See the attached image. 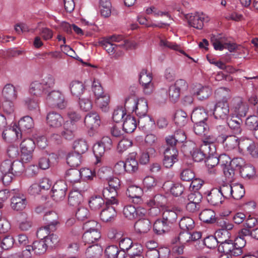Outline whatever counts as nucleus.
<instances>
[{"label": "nucleus", "instance_id": "1", "mask_svg": "<svg viewBox=\"0 0 258 258\" xmlns=\"http://www.w3.org/2000/svg\"><path fill=\"white\" fill-rule=\"evenodd\" d=\"M215 95L218 100L215 105L213 115L216 119H226L229 113L228 101L231 97L230 91L224 87L219 88L216 90Z\"/></svg>", "mask_w": 258, "mask_h": 258}, {"label": "nucleus", "instance_id": "2", "mask_svg": "<svg viewBox=\"0 0 258 258\" xmlns=\"http://www.w3.org/2000/svg\"><path fill=\"white\" fill-rule=\"evenodd\" d=\"M55 80L51 75H47L41 80L32 82L29 88L31 94L37 97L48 93L54 86Z\"/></svg>", "mask_w": 258, "mask_h": 258}, {"label": "nucleus", "instance_id": "3", "mask_svg": "<svg viewBox=\"0 0 258 258\" xmlns=\"http://www.w3.org/2000/svg\"><path fill=\"white\" fill-rule=\"evenodd\" d=\"M124 108L128 111L135 112L138 116L145 115L148 110L147 100L143 98L137 99L134 95L125 98Z\"/></svg>", "mask_w": 258, "mask_h": 258}, {"label": "nucleus", "instance_id": "4", "mask_svg": "<svg viewBox=\"0 0 258 258\" xmlns=\"http://www.w3.org/2000/svg\"><path fill=\"white\" fill-rule=\"evenodd\" d=\"M99 46L109 48L124 46L125 48H133L137 47V44L133 41H128L123 35L114 34L111 36L103 38L99 42Z\"/></svg>", "mask_w": 258, "mask_h": 258}, {"label": "nucleus", "instance_id": "5", "mask_svg": "<svg viewBox=\"0 0 258 258\" xmlns=\"http://www.w3.org/2000/svg\"><path fill=\"white\" fill-rule=\"evenodd\" d=\"M47 93L46 100L48 106L52 108H58L60 109L66 108L67 102L61 92L53 90Z\"/></svg>", "mask_w": 258, "mask_h": 258}, {"label": "nucleus", "instance_id": "6", "mask_svg": "<svg viewBox=\"0 0 258 258\" xmlns=\"http://www.w3.org/2000/svg\"><path fill=\"white\" fill-rule=\"evenodd\" d=\"M108 186L104 188L102 191V195L106 199H110V202L113 203H118L115 199L117 195V190L120 187V180L117 177H112L108 181Z\"/></svg>", "mask_w": 258, "mask_h": 258}, {"label": "nucleus", "instance_id": "7", "mask_svg": "<svg viewBox=\"0 0 258 258\" xmlns=\"http://www.w3.org/2000/svg\"><path fill=\"white\" fill-rule=\"evenodd\" d=\"M211 41L214 48H236L237 47L235 43L222 34H212Z\"/></svg>", "mask_w": 258, "mask_h": 258}, {"label": "nucleus", "instance_id": "8", "mask_svg": "<svg viewBox=\"0 0 258 258\" xmlns=\"http://www.w3.org/2000/svg\"><path fill=\"white\" fill-rule=\"evenodd\" d=\"M248 109V105L241 97H237L232 99L231 102V110L236 116L245 117Z\"/></svg>", "mask_w": 258, "mask_h": 258}, {"label": "nucleus", "instance_id": "9", "mask_svg": "<svg viewBox=\"0 0 258 258\" xmlns=\"http://www.w3.org/2000/svg\"><path fill=\"white\" fill-rule=\"evenodd\" d=\"M239 150L241 153L246 152L253 158L258 157V144L248 138L240 140Z\"/></svg>", "mask_w": 258, "mask_h": 258}, {"label": "nucleus", "instance_id": "10", "mask_svg": "<svg viewBox=\"0 0 258 258\" xmlns=\"http://www.w3.org/2000/svg\"><path fill=\"white\" fill-rule=\"evenodd\" d=\"M218 247V251L222 253L220 258H232V256H238V254L234 253L235 251L234 244L231 239H226L224 241H219Z\"/></svg>", "mask_w": 258, "mask_h": 258}, {"label": "nucleus", "instance_id": "11", "mask_svg": "<svg viewBox=\"0 0 258 258\" xmlns=\"http://www.w3.org/2000/svg\"><path fill=\"white\" fill-rule=\"evenodd\" d=\"M152 74L146 69H143L140 73L139 81L142 84L145 94L149 95L154 90Z\"/></svg>", "mask_w": 258, "mask_h": 258}, {"label": "nucleus", "instance_id": "12", "mask_svg": "<svg viewBox=\"0 0 258 258\" xmlns=\"http://www.w3.org/2000/svg\"><path fill=\"white\" fill-rule=\"evenodd\" d=\"M186 18L190 26L198 29H202L204 26V23L209 21L208 17L199 12L187 14Z\"/></svg>", "mask_w": 258, "mask_h": 258}, {"label": "nucleus", "instance_id": "13", "mask_svg": "<svg viewBox=\"0 0 258 258\" xmlns=\"http://www.w3.org/2000/svg\"><path fill=\"white\" fill-rule=\"evenodd\" d=\"M117 204L110 202V199H106V206L102 209L100 213V219L103 221L107 222L114 219L117 212L113 205Z\"/></svg>", "mask_w": 258, "mask_h": 258}, {"label": "nucleus", "instance_id": "14", "mask_svg": "<svg viewBox=\"0 0 258 258\" xmlns=\"http://www.w3.org/2000/svg\"><path fill=\"white\" fill-rule=\"evenodd\" d=\"M68 187L63 180L57 181L52 188V197L56 202H59L64 199L66 195Z\"/></svg>", "mask_w": 258, "mask_h": 258}, {"label": "nucleus", "instance_id": "15", "mask_svg": "<svg viewBox=\"0 0 258 258\" xmlns=\"http://www.w3.org/2000/svg\"><path fill=\"white\" fill-rule=\"evenodd\" d=\"M14 195L11 198V206L13 209L16 211L24 210L27 204V201L25 196L19 192L18 190H13Z\"/></svg>", "mask_w": 258, "mask_h": 258}, {"label": "nucleus", "instance_id": "16", "mask_svg": "<svg viewBox=\"0 0 258 258\" xmlns=\"http://www.w3.org/2000/svg\"><path fill=\"white\" fill-rule=\"evenodd\" d=\"M2 136L4 141L12 143L22 138V133L20 132L17 125H14L12 127L4 129Z\"/></svg>", "mask_w": 258, "mask_h": 258}, {"label": "nucleus", "instance_id": "17", "mask_svg": "<svg viewBox=\"0 0 258 258\" xmlns=\"http://www.w3.org/2000/svg\"><path fill=\"white\" fill-rule=\"evenodd\" d=\"M178 152L176 148H167L164 152L163 164L164 166L169 168L178 161Z\"/></svg>", "mask_w": 258, "mask_h": 258}, {"label": "nucleus", "instance_id": "18", "mask_svg": "<svg viewBox=\"0 0 258 258\" xmlns=\"http://www.w3.org/2000/svg\"><path fill=\"white\" fill-rule=\"evenodd\" d=\"M84 123L89 128L94 130L98 128L100 124V117L96 112L88 113L84 118Z\"/></svg>", "mask_w": 258, "mask_h": 258}, {"label": "nucleus", "instance_id": "19", "mask_svg": "<svg viewBox=\"0 0 258 258\" xmlns=\"http://www.w3.org/2000/svg\"><path fill=\"white\" fill-rule=\"evenodd\" d=\"M221 142L223 143L224 148L227 150L230 151L236 148L237 146L239 147V142L240 140L238 141V138L234 135L226 136L221 135L219 136Z\"/></svg>", "mask_w": 258, "mask_h": 258}, {"label": "nucleus", "instance_id": "20", "mask_svg": "<svg viewBox=\"0 0 258 258\" xmlns=\"http://www.w3.org/2000/svg\"><path fill=\"white\" fill-rule=\"evenodd\" d=\"M194 95L200 100L208 99L212 93V88L208 86L199 85L194 88Z\"/></svg>", "mask_w": 258, "mask_h": 258}, {"label": "nucleus", "instance_id": "21", "mask_svg": "<svg viewBox=\"0 0 258 258\" xmlns=\"http://www.w3.org/2000/svg\"><path fill=\"white\" fill-rule=\"evenodd\" d=\"M143 194L142 189L136 185L130 186L126 190V195L133 199V202L134 203L139 204L142 202L141 197Z\"/></svg>", "mask_w": 258, "mask_h": 258}, {"label": "nucleus", "instance_id": "22", "mask_svg": "<svg viewBox=\"0 0 258 258\" xmlns=\"http://www.w3.org/2000/svg\"><path fill=\"white\" fill-rule=\"evenodd\" d=\"M46 121L50 127L57 128L61 126L63 122V118L60 114L52 111L48 113Z\"/></svg>", "mask_w": 258, "mask_h": 258}, {"label": "nucleus", "instance_id": "23", "mask_svg": "<svg viewBox=\"0 0 258 258\" xmlns=\"http://www.w3.org/2000/svg\"><path fill=\"white\" fill-rule=\"evenodd\" d=\"M215 223H216L217 226L221 228L216 231V234L219 237L220 234H228V231L232 229L233 228V225L232 223H230L224 218H216V221Z\"/></svg>", "mask_w": 258, "mask_h": 258}, {"label": "nucleus", "instance_id": "24", "mask_svg": "<svg viewBox=\"0 0 258 258\" xmlns=\"http://www.w3.org/2000/svg\"><path fill=\"white\" fill-rule=\"evenodd\" d=\"M70 89L73 96L80 98L85 92L86 87L82 82L74 80L71 82L70 84Z\"/></svg>", "mask_w": 258, "mask_h": 258}, {"label": "nucleus", "instance_id": "25", "mask_svg": "<svg viewBox=\"0 0 258 258\" xmlns=\"http://www.w3.org/2000/svg\"><path fill=\"white\" fill-rule=\"evenodd\" d=\"M43 220L46 225L51 227V230L54 231L56 230V226L59 223L58 216L57 214L53 211L46 212L43 217Z\"/></svg>", "mask_w": 258, "mask_h": 258}, {"label": "nucleus", "instance_id": "26", "mask_svg": "<svg viewBox=\"0 0 258 258\" xmlns=\"http://www.w3.org/2000/svg\"><path fill=\"white\" fill-rule=\"evenodd\" d=\"M207 199L211 205L218 206L224 201V198L222 197L218 188H213L207 195Z\"/></svg>", "mask_w": 258, "mask_h": 258}, {"label": "nucleus", "instance_id": "27", "mask_svg": "<svg viewBox=\"0 0 258 258\" xmlns=\"http://www.w3.org/2000/svg\"><path fill=\"white\" fill-rule=\"evenodd\" d=\"M89 205L93 211H98L102 209L106 206V202L100 196H93L89 201Z\"/></svg>", "mask_w": 258, "mask_h": 258}, {"label": "nucleus", "instance_id": "28", "mask_svg": "<svg viewBox=\"0 0 258 258\" xmlns=\"http://www.w3.org/2000/svg\"><path fill=\"white\" fill-rule=\"evenodd\" d=\"M3 97L8 100H15L17 98V91L13 85L6 84L2 91Z\"/></svg>", "mask_w": 258, "mask_h": 258}, {"label": "nucleus", "instance_id": "29", "mask_svg": "<svg viewBox=\"0 0 258 258\" xmlns=\"http://www.w3.org/2000/svg\"><path fill=\"white\" fill-rule=\"evenodd\" d=\"M207 119V113L202 107H198L193 110L191 119L193 122L204 121Z\"/></svg>", "mask_w": 258, "mask_h": 258}, {"label": "nucleus", "instance_id": "30", "mask_svg": "<svg viewBox=\"0 0 258 258\" xmlns=\"http://www.w3.org/2000/svg\"><path fill=\"white\" fill-rule=\"evenodd\" d=\"M151 228V222L146 219H140L135 224V230L141 234L147 233Z\"/></svg>", "mask_w": 258, "mask_h": 258}, {"label": "nucleus", "instance_id": "31", "mask_svg": "<svg viewBox=\"0 0 258 258\" xmlns=\"http://www.w3.org/2000/svg\"><path fill=\"white\" fill-rule=\"evenodd\" d=\"M138 117V124L140 127L144 131H147L150 130L155 125L154 120L147 114Z\"/></svg>", "mask_w": 258, "mask_h": 258}, {"label": "nucleus", "instance_id": "32", "mask_svg": "<svg viewBox=\"0 0 258 258\" xmlns=\"http://www.w3.org/2000/svg\"><path fill=\"white\" fill-rule=\"evenodd\" d=\"M102 248L98 244H94L89 246L85 253L86 258H98L101 255Z\"/></svg>", "mask_w": 258, "mask_h": 258}, {"label": "nucleus", "instance_id": "33", "mask_svg": "<svg viewBox=\"0 0 258 258\" xmlns=\"http://www.w3.org/2000/svg\"><path fill=\"white\" fill-rule=\"evenodd\" d=\"M83 196L78 190H72L69 194L68 203L70 205L77 207L83 201Z\"/></svg>", "mask_w": 258, "mask_h": 258}, {"label": "nucleus", "instance_id": "34", "mask_svg": "<svg viewBox=\"0 0 258 258\" xmlns=\"http://www.w3.org/2000/svg\"><path fill=\"white\" fill-rule=\"evenodd\" d=\"M170 227L171 226L163 219L157 220L153 225L155 232L158 235H161L167 232L170 230Z\"/></svg>", "mask_w": 258, "mask_h": 258}, {"label": "nucleus", "instance_id": "35", "mask_svg": "<svg viewBox=\"0 0 258 258\" xmlns=\"http://www.w3.org/2000/svg\"><path fill=\"white\" fill-rule=\"evenodd\" d=\"M200 219L205 223H214L216 221L215 212L209 209L203 210L199 215Z\"/></svg>", "mask_w": 258, "mask_h": 258}, {"label": "nucleus", "instance_id": "36", "mask_svg": "<svg viewBox=\"0 0 258 258\" xmlns=\"http://www.w3.org/2000/svg\"><path fill=\"white\" fill-rule=\"evenodd\" d=\"M101 237V234L99 231H85L84 233L82 239L86 244H91L97 241Z\"/></svg>", "mask_w": 258, "mask_h": 258}, {"label": "nucleus", "instance_id": "37", "mask_svg": "<svg viewBox=\"0 0 258 258\" xmlns=\"http://www.w3.org/2000/svg\"><path fill=\"white\" fill-rule=\"evenodd\" d=\"M137 121L136 118L130 115H127L123 123V128L127 133H133L137 127Z\"/></svg>", "mask_w": 258, "mask_h": 258}, {"label": "nucleus", "instance_id": "38", "mask_svg": "<svg viewBox=\"0 0 258 258\" xmlns=\"http://www.w3.org/2000/svg\"><path fill=\"white\" fill-rule=\"evenodd\" d=\"M162 219L170 226L176 221L177 214L175 211L167 207L162 210Z\"/></svg>", "mask_w": 258, "mask_h": 258}, {"label": "nucleus", "instance_id": "39", "mask_svg": "<svg viewBox=\"0 0 258 258\" xmlns=\"http://www.w3.org/2000/svg\"><path fill=\"white\" fill-rule=\"evenodd\" d=\"M167 204V199L164 196L162 195H157L154 198L151 200L148 204L149 206H155L162 208V210L164 209Z\"/></svg>", "mask_w": 258, "mask_h": 258}, {"label": "nucleus", "instance_id": "40", "mask_svg": "<svg viewBox=\"0 0 258 258\" xmlns=\"http://www.w3.org/2000/svg\"><path fill=\"white\" fill-rule=\"evenodd\" d=\"M34 122L32 118L29 116H25L18 122V128L20 133L22 131L30 129L33 127Z\"/></svg>", "mask_w": 258, "mask_h": 258}, {"label": "nucleus", "instance_id": "41", "mask_svg": "<svg viewBox=\"0 0 258 258\" xmlns=\"http://www.w3.org/2000/svg\"><path fill=\"white\" fill-rule=\"evenodd\" d=\"M110 102L109 96L107 94L102 95L96 98V103L98 106L104 112H107L109 110V103Z\"/></svg>", "mask_w": 258, "mask_h": 258}, {"label": "nucleus", "instance_id": "42", "mask_svg": "<svg viewBox=\"0 0 258 258\" xmlns=\"http://www.w3.org/2000/svg\"><path fill=\"white\" fill-rule=\"evenodd\" d=\"M73 149L75 152L82 154L88 150V145L85 140L78 139L74 142Z\"/></svg>", "mask_w": 258, "mask_h": 258}, {"label": "nucleus", "instance_id": "43", "mask_svg": "<svg viewBox=\"0 0 258 258\" xmlns=\"http://www.w3.org/2000/svg\"><path fill=\"white\" fill-rule=\"evenodd\" d=\"M80 171L77 169H70L66 172L65 179L68 182L77 183L80 181Z\"/></svg>", "mask_w": 258, "mask_h": 258}, {"label": "nucleus", "instance_id": "44", "mask_svg": "<svg viewBox=\"0 0 258 258\" xmlns=\"http://www.w3.org/2000/svg\"><path fill=\"white\" fill-rule=\"evenodd\" d=\"M143 247L139 243H133L127 251V254L130 258H144L142 255Z\"/></svg>", "mask_w": 258, "mask_h": 258}, {"label": "nucleus", "instance_id": "45", "mask_svg": "<svg viewBox=\"0 0 258 258\" xmlns=\"http://www.w3.org/2000/svg\"><path fill=\"white\" fill-rule=\"evenodd\" d=\"M181 229L189 231L194 229L195 226L194 220L189 217H182L179 223Z\"/></svg>", "mask_w": 258, "mask_h": 258}, {"label": "nucleus", "instance_id": "46", "mask_svg": "<svg viewBox=\"0 0 258 258\" xmlns=\"http://www.w3.org/2000/svg\"><path fill=\"white\" fill-rule=\"evenodd\" d=\"M81 154L76 152L71 153L67 156V163L71 167H78L81 163Z\"/></svg>", "mask_w": 258, "mask_h": 258}, {"label": "nucleus", "instance_id": "47", "mask_svg": "<svg viewBox=\"0 0 258 258\" xmlns=\"http://www.w3.org/2000/svg\"><path fill=\"white\" fill-rule=\"evenodd\" d=\"M124 164H125V167L127 172L134 173L138 169V162L134 157L133 155H131L128 157Z\"/></svg>", "mask_w": 258, "mask_h": 258}, {"label": "nucleus", "instance_id": "48", "mask_svg": "<svg viewBox=\"0 0 258 258\" xmlns=\"http://www.w3.org/2000/svg\"><path fill=\"white\" fill-rule=\"evenodd\" d=\"M25 168L24 164L20 160L12 162L11 172L15 176L21 175L25 171Z\"/></svg>", "mask_w": 258, "mask_h": 258}, {"label": "nucleus", "instance_id": "49", "mask_svg": "<svg viewBox=\"0 0 258 258\" xmlns=\"http://www.w3.org/2000/svg\"><path fill=\"white\" fill-rule=\"evenodd\" d=\"M244 194V188L242 184L238 183L232 184L231 198L235 200H239L243 197Z\"/></svg>", "mask_w": 258, "mask_h": 258}, {"label": "nucleus", "instance_id": "50", "mask_svg": "<svg viewBox=\"0 0 258 258\" xmlns=\"http://www.w3.org/2000/svg\"><path fill=\"white\" fill-rule=\"evenodd\" d=\"M194 130L196 134L199 136L205 135L209 132V125L204 121L194 122Z\"/></svg>", "mask_w": 258, "mask_h": 258}, {"label": "nucleus", "instance_id": "51", "mask_svg": "<svg viewBox=\"0 0 258 258\" xmlns=\"http://www.w3.org/2000/svg\"><path fill=\"white\" fill-rule=\"evenodd\" d=\"M100 13L102 16L108 17L111 14V4L109 0H100Z\"/></svg>", "mask_w": 258, "mask_h": 258}, {"label": "nucleus", "instance_id": "52", "mask_svg": "<svg viewBox=\"0 0 258 258\" xmlns=\"http://www.w3.org/2000/svg\"><path fill=\"white\" fill-rule=\"evenodd\" d=\"M32 247L34 254H41L46 251L48 246L44 240H39L34 241Z\"/></svg>", "mask_w": 258, "mask_h": 258}, {"label": "nucleus", "instance_id": "53", "mask_svg": "<svg viewBox=\"0 0 258 258\" xmlns=\"http://www.w3.org/2000/svg\"><path fill=\"white\" fill-rule=\"evenodd\" d=\"M187 114L183 110H177L174 115V122L179 126H184L187 122Z\"/></svg>", "mask_w": 258, "mask_h": 258}, {"label": "nucleus", "instance_id": "54", "mask_svg": "<svg viewBox=\"0 0 258 258\" xmlns=\"http://www.w3.org/2000/svg\"><path fill=\"white\" fill-rule=\"evenodd\" d=\"M233 244H234L235 247V253L241 255L242 253V248L245 246L246 244V240L244 238H242L238 235L235 238V240L233 241Z\"/></svg>", "mask_w": 258, "mask_h": 258}, {"label": "nucleus", "instance_id": "55", "mask_svg": "<svg viewBox=\"0 0 258 258\" xmlns=\"http://www.w3.org/2000/svg\"><path fill=\"white\" fill-rule=\"evenodd\" d=\"M21 151L33 153L35 148L34 141L30 138L24 140L20 144Z\"/></svg>", "mask_w": 258, "mask_h": 258}, {"label": "nucleus", "instance_id": "56", "mask_svg": "<svg viewBox=\"0 0 258 258\" xmlns=\"http://www.w3.org/2000/svg\"><path fill=\"white\" fill-rule=\"evenodd\" d=\"M240 172L242 177L250 178L255 175V171L252 165L246 164L243 166Z\"/></svg>", "mask_w": 258, "mask_h": 258}, {"label": "nucleus", "instance_id": "57", "mask_svg": "<svg viewBox=\"0 0 258 258\" xmlns=\"http://www.w3.org/2000/svg\"><path fill=\"white\" fill-rule=\"evenodd\" d=\"M75 126L72 122L67 123L61 132V136L66 140H72L75 136Z\"/></svg>", "mask_w": 258, "mask_h": 258}, {"label": "nucleus", "instance_id": "58", "mask_svg": "<svg viewBox=\"0 0 258 258\" xmlns=\"http://www.w3.org/2000/svg\"><path fill=\"white\" fill-rule=\"evenodd\" d=\"M123 214L126 218L133 220L137 218V208L132 205L125 206L123 209Z\"/></svg>", "mask_w": 258, "mask_h": 258}, {"label": "nucleus", "instance_id": "59", "mask_svg": "<svg viewBox=\"0 0 258 258\" xmlns=\"http://www.w3.org/2000/svg\"><path fill=\"white\" fill-rule=\"evenodd\" d=\"M195 177L194 172L189 168H182L180 173V179L183 181H190Z\"/></svg>", "mask_w": 258, "mask_h": 258}, {"label": "nucleus", "instance_id": "60", "mask_svg": "<svg viewBox=\"0 0 258 258\" xmlns=\"http://www.w3.org/2000/svg\"><path fill=\"white\" fill-rule=\"evenodd\" d=\"M190 232L187 231H181L179 233L178 236L173 240V243L179 242L181 244H184L190 241Z\"/></svg>", "mask_w": 258, "mask_h": 258}, {"label": "nucleus", "instance_id": "61", "mask_svg": "<svg viewBox=\"0 0 258 258\" xmlns=\"http://www.w3.org/2000/svg\"><path fill=\"white\" fill-rule=\"evenodd\" d=\"M221 195L225 199H230L231 198V191L232 189V184L229 183H224L218 188Z\"/></svg>", "mask_w": 258, "mask_h": 258}, {"label": "nucleus", "instance_id": "62", "mask_svg": "<svg viewBox=\"0 0 258 258\" xmlns=\"http://www.w3.org/2000/svg\"><path fill=\"white\" fill-rule=\"evenodd\" d=\"M19 222V227L22 231L28 230L32 226L31 221L24 214L21 215Z\"/></svg>", "mask_w": 258, "mask_h": 258}, {"label": "nucleus", "instance_id": "63", "mask_svg": "<svg viewBox=\"0 0 258 258\" xmlns=\"http://www.w3.org/2000/svg\"><path fill=\"white\" fill-rule=\"evenodd\" d=\"M15 240L12 236L7 235L1 239V248L7 250L11 248L14 244Z\"/></svg>", "mask_w": 258, "mask_h": 258}, {"label": "nucleus", "instance_id": "64", "mask_svg": "<svg viewBox=\"0 0 258 258\" xmlns=\"http://www.w3.org/2000/svg\"><path fill=\"white\" fill-rule=\"evenodd\" d=\"M79 99V105L82 110L84 111H88L92 109V103L90 100V96L82 98L80 97Z\"/></svg>", "mask_w": 258, "mask_h": 258}]
</instances>
